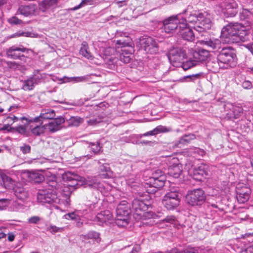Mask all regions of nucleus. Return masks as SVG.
Instances as JSON below:
<instances>
[{
    "mask_svg": "<svg viewBox=\"0 0 253 253\" xmlns=\"http://www.w3.org/2000/svg\"><path fill=\"white\" fill-rule=\"evenodd\" d=\"M194 135L192 134H189L188 135H185L181 137L179 140V143L184 144L185 143H188L191 140L194 139Z\"/></svg>",
    "mask_w": 253,
    "mask_h": 253,
    "instance_id": "43",
    "label": "nucleus"
},
{
    "mask_svg": "<svg viewBox=\"0 0 253 253\" xmlns=\"http://www.w3.org/2000/svg\"><path fill=\"white\" fill-rule=\"evenodd\" d=\"M37 34H35L33 33L30 32H18L10 36V38H15L17 37H20V36H23L26 37H35L36 35Z\"/></svg>",
    "mask_w": 253,
    "mask_h": 253,
    "instance_id": "41",
    "label": "nucleus"
},
{
    "mask_svg": "<svg viewBox=\"0 0 253 253\" xmlns=\"http://www.w3.org/2000/svg\"><path fill=\"white\" fill-rule=\"evenodd\" d=\"M72 192L71 188L68 186L65 187L63 189L62 195V196L65 198V202L68 205L70 204V197Z\"/></svg>",
    "mask_w": 253,
    "mask_h": 253,
    "instance_id": "40",
    "label": "nucleus"
},
{
    "mask_svg": "<svg viewBox=\"0 0 253 253\" xmlns=\"http://www.w3.org/2000/svg\"><path fill=\"white\" fill-rule=\"evenodd\" d=\"M55 117V112L51 109L42 110L40 115L35 118L28 117L27 120L29 122H35L40 124H42L45 120H53Z\"/></svg>",
    "mask_w": 253,
    "mask_h": 253,
    "instance_id": "14",
    "label": "nucleus"
},
{
    "mask_svg": "<svg viewBox=\"0 0 253 253\" xmlns=\"http://www.w3.org/2000/svg\"><path fill=\"white\" fill-rule=\"evenodd\" d=\"M37 200L42 205H52L55 208H57L58 207L55 205L59 203L60 200L57 195L56 191L48 188L39 190Z\"/></svg>",
    "mask_w": 253,
    "mask_h": 253,
    "instance_id": "7",
    "label": "nucleus"
},
{
    "mask_svg": "<svg viewBox=\"0 0 253 253\" xmlns=\"http://www.w3.org/2000/svg\"><path fill=\"white\" fill-rule=\"evenodd\" d=\"M58 0H43L39 4V8L42 12H45L50 8L55 7Z\"/></svg>",
    "mask_w": 253,
    "mask_h": 253,
    "instance_id": "30",
    "label": "nucleus"
},
{
    "mask_svg": "<svg viewBox=\"0 0 253 253\" xmlns=\"http://www.w3.org/2000/svg\"><path fill=\"white\" fill-rule=\"evenodd\" d=\"M129 0H124L121 1H117L114 3L116 6L119 8L125 7L127 5V3Z\"/></svg>",
    "mask_w": 253,
    "mask_h": 253,
    "instance_id": "53",
    "label": "nucleus"
},
{
    "mask_svg": "<svg viewBox=\"0 0 253 253\" xmlns=\"http://www.w3.org/2000/svg\"><path fill=\"white\" fill-rule=\"evenodd\" d=\"M202 74H203L202 73H199L196 74H192L191 75L187 76L185 78H190L191 79H193V78H198Z\"/></svg>",
    "mask_w": 253,
    "mask_h": 253,
    "instance_id": "64",
    "label": "nucleus"
},
{
    "mask_svg": "<svg viewBox=\"0 0 253 253\" xmlns=\"http://www.w3.org/2000/svg\"><path fill=\"white\" fill-rule=\"evenodd\" d=\"M113 220V215L111 212L106 210L98 213L94 217L93 221L99 225L104 226V224L108 225L111 223Z\"/></svg>",
    "mask_w": 253,
    "mask_h": 253,
    "instance_id": "17",
    "label": "nucleus"
},
{
    "mask_svg": "<svg viewBox=\"0 0 253 253\" xmlns=\"http://www.w3.org/2000/svg\"><path fill=\"white\" fill-rule=\"evenodd\" d=\"M89 47L86 42H83L81 44L80 53L88 59H92L93 56L88 50Z\"/></svg>",
    "mask_w": 253,
    "mask_h": 253,
    "instance_id": "34",
    "label": "nucleus"
},
{
    "mask_svg": "<svg viewBox=\"0 0 253 253\" xmlns=\"http://www.w3.org/2000/svg\"><path fill=\"white\" fill-rule=\"evenodd\" d=\"M82 119L80 117L73 118L72 120V123L73 125L76 126H79L82 122Z\"/></svg>",
    "mask_w": 253,
    "mask_h": 253,
    "instance_id": "59",
    "label": "nucleus"
},
{
    "mask_svg": "<svg viewBox=\"0 0 253 253\" xmlns=\"http://www.w3.org/2000/svg\"><path fill=\"white\" fill-rule=\"evenodd\" d=\"M148 202V201L145 202L141 199H134L132 201L131 204L132 211L134 214L139 216L144 215L148 218H150V216L153 217V213L152 212H145L148 210V207L150 205L149 204L147 203Z\"/></svg>",
    "mask_w": 253,
    "mask_h": 253,
    "instance_id": "11",
    "label": "nucleus"
},
{
    "mask_svg": "<svg viewBox=\"0 0 253 253\" xmlns=\"http://www.w3.org/2000/svg\"><path fill=\"white\" fill-rule=\"evenodd\" d=\"M242 86L244 88L247 89H250L253 87L252 82L247 80H245L242 82Z\"/></svg>",
    "mask_w": 253,
    "mask_h": 253,
    "instance_id": "55",
    "label": "nucleus"
},
{
    "mask_svg": "<svg viewBox=\"0 0 253 253\" xmlns=\"http://www.w3.org/2000/svg\"><path fill=\"white\" fill-rule=\"evenodd\" d=\"M11 202V200L7 198L0 199V210H4L8 207Z\"/></svg>",
    "mask_w": 253,
    "mask_h": 253,
    "instance_id": "45",
    "label": "nucleus"
},
{
    "mask_svg": "<svg viewBox=\"0 0 253 253\" xmlns=\"http://www.w3.org/2000/svg\"><path fill=\"white\" fill-rule=\"evenodd\" d=\"M41 220L38 216H33L28 219V222L32 224H37Z\"/></svg>",
    "mask_w": 253,
    "mask_h": 253,
    "instance_id": "56",
    "label": "nucleus"
},
{
    "mask_svg": "<svg viewBox=\"0 0 253 253\" xmlns=\"http://www.w3.org/2000/svg\"><path fill=\"white\" fill-rule=\"evenodd\" d=\"M166 177L164 173L160 169H156L152 174L148 181L146 182L150 189H147L148 193H155L158 189L162 188L165 184ZM148 188V187H147Z\"/></svg>",
    "mask_w": 253,
    "mask_h": 253,
    "instance_id": "4",
    "label": "nucleus"
},
{
    "mask_svg": "<svg viewBox=\"0 0 253 253\" xmlns=\"http://www.w3.org/2000/svg\"><path fill=\"white\" fill-rule=\"evenodd\" d=\"M180 196L176 191L168 192L163 197L162 203L168 210H173L179 205Z\"/></svg>",
    "mask_w": 253,
    "mask_h": 253,
    "instance_id": "10",
    "label": "nucleus"
},
{
    "mask_svg": "<svg viewBox=\"0 0 253 253\" xmlns=\"http://www.w3.org/2000/svg\"><path fill=\"white\" fill-rule=\"evenodd\" d=\"M101 122H102V120L100 118H92L88 121V124L90 125H95L97 124L100 123Z\"/></svg>",
    "mask_w": 253,
    "mask_h": 253,
    "instance_id": "58",
    "label": "nucleus"
},
{
    "mask_svg": "<svg viewBox=\"0 0 253 253\" xmlns=\"http://www.w3.org/2000/svg\"><path fill=\"white\" fill-rule=\"evenodd\" d=\"M45 78L46 74L41 73V71L38 70H35L33 75L30 77L35 85L43 82Z\"/></svg>",
    "mask_w": 253,
    "mask_h": 253,
    "instance_id": "29",
    "label": "nucleus"
},
{
    "mask_svg": "<svg viewBox=\"0 0 253 253\" xmlns=\"http://www.w3.org/2000/svg\"><path fill=\"white\" fill-rule=\"evenodd\" d=\"M28 118L23 117L20 118L21 121L25 120L26 122L23 125H20L16 127V130L19 133L24 135L26 137L30 136V127L31 124L35 123V122H29L27 120Z\"/></svg>",
    "mask_w": 253,
    "mask_h": 253,
    "instance_id": "24",
    "label": "nucleus"
},
{
    "mask_svg": "<svg viewBox=\"0 0 253 253\" xmlns=\"http://www.w3.org/2000/svg\"><path fill=\"white\" fill-rule=\"evenodd\" d=\"M222 12L226 17H234L238 12V5L233 0H227L220 4Z\"/></svg>",
    "mask_w": 253,
    "mask_h": 253,
    "instance_id": "13",
    "label": "nucleus"
},
{
    "mask_svg": "<svg viewBox=\"0 0 253 253\" xmlns=\"http://www.w3.org/2000/svg\"><path fill=\"white\" fill-rule=\"evenodd\" d=\"M46 184L49 187H50L52 189L56 190V187L58 185L57 182L56 181V177L54 175H51L48 177L46 180Z\"/></svg>",
    "mask_w": 253,
    "mask_h": 253,
    "instance_id": "38",
    "label": "nucleus"
},
{
    "mask_svg": "<svg viewBox=\"0 0 253 253\" xmlns=\"http://www.w3.org/2000/svg\"><path fill=\"white\" fill-rule=\"evenodd\" d=\"M163 220L166 222L172 223L175 220V217L173 215L167 216Z\"/></svg>",
    "mask_w": 253,
    "mask_h": 253,
    "instance_id": "60",
    "label": "nucleus"
},
{
    "mask_svg": "<svg viewBox=\"0 0 253 253\" xmlns=\"http://www.w3.org/2000/svg\"><path fill=\"white\" fill-rule=\"evenodd\" d=\"M182 172V165L178 164L170 166L168 169V174L175 178H178Z\"/></svg>",
    "mask_w": 253,
    "mask_h": 253,
    "instance_id": "28",
    "label": "nucleus"
},
{
    "mask_svg": "<svg viewBox=\"0 0 253 253\" xmlns=\"http://www.w3.org/2000/svg\"><path fill=\"white\" fill-rule=\"evenodd\" d=\"M222 64L218 60V57L217 58L210 59L207 63V67L209 70L213 72H217L220 68H222Z\"/></svg>",
    "mask_w": 253,
    "mask_h": 253,
    "instance_id": "31",
    "label": "nucleus"
},
{
    "mask_svg": "<svg viewBox=\"0 0 253 253\" xmlns=\"http://www.w3.org/2000/svg\"><path fill=\"white\" fill-rule=\"evenodd\" d=\"M156 134H157V132H156V131L155 130V128H154L152 130L148 131V132H147L146 133H144V134H140L139 135V136L140 138H141L142 136H150V135H156Z\"/></svg>",
    "mask_w": 253,
    "mask_h": 253,
    "instance_id": "57",
    "label": "nucleus"
},
{
    "mask_svg": "<svg viewBox=\"0 0 253 253\" xmlns=\"http://www.w3.org/2000/svg\"><path fill=\"white\" fill-rule=\"evenodd\" d=\"M157 134L163 132H167L170 131L171 129L169 127H166L163 126H158L155 128Z\"/></svg>",
    "mask_w": 253,
    "mask_h": 253,
    "instance_id": "48",
    "label": "nucleus"
},
{
    "mask_svg": "<svg viewBox=\"0 0 253 253\" xmlns=\"http://www.w3.org/2000/svg\"><path fill=\"white\" fill-rule=\"evenodd\" d=\"M218 60L223 65L222 68H233L237 64V57L234 50L231 47H223L219 51Z\"/></svg>",
    "mask_w": 253,
    "mask_h": 253,
    "instance_id": "6",
    "label": "nucleus"
},
{
    "mask_svg": "<svg viewBox=\"0 0 253 253\" xmlns=\"http://www.w3.org/2000/svg\"><path fill=\"white\" fill-rule=\"evenodd\" d=\"M35 85L30 78V77L26 80L23 82L22 89L26 91H30L34 88Z\"/></svg>",
    "mask_w": 253,
    "mask_h": 253,
    "instance_id": "39",
    "label": "nucleus"
},
{
    "mask_svg": "<svg viewBox=\"0 0 253 253\" xmlns=\"http://www.w3.org/2000/svg\"><path fill=\"white\" fill-rule=\"evenodd\" d=\"M89 147H90V150L94 154L98 153L101 148L100 144L99 142L91 143L89 145Z\"/></svg>",
    "mask_w": 253,
    "mask_h": 253,
    "instance_id": "46",
    "label": "nucleus"
},
{
    "mask_svg": "<svg viewBox=\"0 0 253 253\" xmlns=\"http://www.w3.org/2000/svg\"><path fill=\"white\" fill-rule=\"evenodd\" d=\"M131 211L129 204L126 201H122L117 207L116 218H129Z\"/></svg>",
    "mask_w": 253,
    "mask_h": 253,
    "instance_id": "18",
    "label": "nucleus"
},
{
    "mask_svg": "<svg viewBox=\"0 0 253 253\" xmlns=\"http://www.w3.org/2000/svg\"><path fill=\"white\" fill-rule=\"evenodd\" d=\"M201 44L206 45L210 50L217 51L221 48V43L218 39H209L208 40H202Z\"/></svg>",
    "mask_w": 253,
    "mask_h": 253,
    "instance_id": "25",
    "label": "nucleus"
},
{
    "mask_svg": "<svg viewBox=\"0 0 253 253\" xmlns=\"http://www.w3.org/2000/svg\"><path fill=\"white\" fill-rule=\"evenodd\" d=\"M13 191L17 198L21 201L26 200L29 196L28 190L20 183H18L15 186Z\"/></svg>",
    "mask_w": 253,
    "mask_h": 253,
    "instance_id": "23",
    "label": "nucleus"
},
{
    "mask_svg": "<svg viewBox=\"0 0 253 253\" xmlns=\"http://www.w3.org/2000/svg\"><path fill=\"white\" fill-rule=\"evenodd\" d=\"M19 118L13 115H10L6 116L5 121L7 122L9 125H12L14 122L17 121Z\"/></svg>",
    "mask_w": 253,
    "mask_h": 253,
    "instance_id": "51",
    "label": "nucleus"
},
{
    "mask_svg": "<svg viewBox=\"0 0 253 253\" xmlns=\"http://www.w3.org/2000/svg\"><path fill=\"white\" fill-rule=\"evenodd\" d=\"M249 32L238 23H229L224 26L221 32V38L227 43H239L247 40Z\"/></svg>",
    "mask_w": 253,
    "mask_h": 253,
    "instance_id": "2",
    "label": "nucleus"
},
{
    "mask_svg": "<svg viewBox=\"0 0 253 253\" xmlns=\"http://www.w3.org/2000/svg\"><path fill=\"white\" fill-rule=\"evenodd\" d=\"M117 44L121 46L122 47H126L129 45V43L128 42H122V40H117Z\"/></svg>",
    "mask_w": 253,
    "mask_h": 253,
    "instance_id": "63",
    "label": "nucleus"
},
{
    "mask_svg": "<svg viewBox=\"0 0 253 253\" xmlns=\"http://www.w3.org/2000/svg\"><path fill=\"white\" fill-rule=\"evenodd\" d=\"M91 0H83L78 5L71 8V10L75 11L76 10L85 5H87L88 3H89Z\"/></svg>",
    "mask_w": 253,
    "mask_h": 253,
    "instance_id": "52",
    "label": "nucleus"
},
{
    "mask_svg": "<svg viewBox=\"0 0 253 253\" xmlns=\"http://www.w3.org/2000/svg\"><path fill=\"white\" fill-rule=\"evenodd\" d=\"M64 122V118L60 117L55 118L44 126H45V129H47L50 132L53 133L60 130L61 128V125Z\"/></svg>",
    "mask_w": 253,
    "mask_h": 253,
    "instance_id": "22",
    "label": "nucleus"
},
{
    "mask_svg": "<svg viewBox=\"0 0 253 253\" xmlns=\"http://www.w3.org/2000/svg\"><path fill=\"white\" fill-rule=\"evenodd\" d=\"M129 220V218H116V223L119 226L125 227L126 226Z\"/></svg>",
    "mask_w": 253,
    "mask_h": 253,
    "instance_id": "44",
    "label": "nucleus"
},
{
    "mask_svg": "<svg viewBox=\"0 0 253 253\" xmlns=\"http://www.w3.org/2000/svg\"><path fill=\"white\" fill-rule=\"evenodd\" d=\"M168 57L173 66L181 67L185 71L194 67L195 65V62L192 61L191 59L184 61L187 55L185 50L183 48L177 47L170 50L168 54Z\"/></svg>",
    "mask_w": 253,
    "mask_h": 253,
    "instance_id": "3",
    "label": "nucleus"
},
{
    "mask_svg": "<svg viewBox=\"0 0 253 253\" xmlns=\"http://www.w3.org/2000/svg\"><path fill=\"white\" fill-rule=\"evenodd\" d=\"M63 227H58L55 225H50L47 227V231L50 232L52 234H55L57 232H61L63 231Z\"/></svg>",
    "mask_w": 253,
    "mask_h": 253,
    "instance_id": "47",
    "label": "nucleus"
},
{
    "mask_svg": "<svg viewBox=\"0 0 253 253\" xmlns=\"http://www.w3.org/2000/svg\"><path fill=\"white\" fill-rule=\"evenodd\" d=\"M63 178L64 180L71 182H75V184H77V180H79L80 176L77 174H73L68 171L63 175Z\"/></svg>",
    "mask_w": 253,
    "mask_h": 253,
    "instance_id": "37",
    "label": "nucleus"
},
{
    "mask_svg": "<svg viewBox=\"0 0 253 253\" xmlns=\"http://www.w3.org/2000/svg\"><path fill=\"white\" fill-rule=\"evenodd\" d=\"M233 116H230V118L237 119L239 118L243 113V109L241 106L240 105H232V107L230 109Z\"/></svg>",
    "mask_w": 253,
    "mask_h": 253,
    "instance_id": "35",
    "label": "nucleus"
},
{
    "mask_svg": "<svg viewBox=\"0 0 253 253\" xmlns=\"http://www.w3.org/2000/svg\"><path fill=\"white\" fill-rule=\"evenodd\" d=\"M42 124L35 125L31 124L29 129H30V136H39L43 134L45 129V126Z\"/></svg>",
    "mask_w": 253,
    "mask_h": 253,
    "instance_id": "27",
    "label": "nucleus"
},
{
    "mask_svg": "<svg viewBox=\"0 0 253 253\" xmlns=\"http://www.w3.org/2000/svg\"><path fill=\"white\" fill-rule=\"evenodd\" d=\"M8 22L11 25H20L22 23V21L15 16H13L8 20Z\"/></svg>",
    "mask_w": 253,
    "mask_h": 253,
    "instance_id": "50",
    "label": "nucleus"
},
{
    "mask_svg": "<svg viewBox=\"0 0 253 253\" xmlns=\"http://www.w3.org/2000/svg\"><path fill=\"white\" fill-rule=\"evenodd\" d=\"M99 169L102 172H108L110 170L109 164L105 161L104 164L99 167Z\"/></svg>",
    "mask_w": 253,
    "mask_h": 253,
    "instance_id": "54",
    "label": "nucleus"
},
{
    "mask_svg": "<svg viewBox=\"0 0 253 253\" xmlns=\"http://www.w3.org/2000/svg\"><path fill=\"white\" fill-rule=\"evenodd\" d=\"M36 9V6L35 4H31L27 5H21L18 8V12L21 15L28 16L34 14Z\"/></svg>",
    "mask_w": 253,
    "mask_h": 253,
    "instance_id": "26",
    "label": "nucleus"
},
{
    "mask_svg": "<svg viewBox=\"0 0 253 253\" xmlns=\"http://www.w3.org/2000/svg\"><path fill=\"white\" fill-rule=\"evenodd\" d=\"M8 57L13 59H19L23 62H26L28 57L34 54V51L31 49L24 47L20 45L19 46L13 45L6 50Z\"/></svg>",
    "mask_w": 253,
    "mask_h": 253,
    "instance_id": "5",
    "label": "nucleus"
},
{
    "mask_svg": "<svg viewBox=\"0 0 253 253\" xmlns=\"http://www.w3.org/2000/svg\"><path fill=\"white\" fill-rule=\"evenodd\" d=\"M112 51H114L113 48L111 47L105 48L102 50L101 56L105 61L107 67L110 69H115L118 59L111 55Z\"/></svg>",
    "mask_w": 253,
    "mask_h": 253,
    "instance_id": "16",
    "label": "nucleus"
},
{
    "mask_svg": "<svg viewBox=\"0 0 253 253\" xmlns=\"http://www.w3.org/2000/svg\"><path fill=\"white\" fill-rule=\"evenodd\" d=\"M100 234L97 232L94 231H90L88 232L86 235H84L85 239H97L99 238Z\"/></svg>",
    "mask_w": 253,
    "mask_h": 253,
    "instance_id": "42",
    "label": "nucleus"
},
{
    "mask_svg": "<svg viewBox=\"0 0 253 253\" xmlns=\"http://www.w3.org/2000/svg\"><path fill=\"white\" fill-rule=\"evenodd\" d=\"M209 56L210 52L209 50L198 48L193 52V59H191V61L195 62V66L198 63L206 61Z\"/></svg>",
    "mask_w": 253,
    "mask_h": 253,
    "instance_id": "21",
    "label": "nucleus"
},
{
    "mask_svg": "<svg viewBox=\"0 0 253 253\" xmlns=\"http://www.w3.org/2000/svg\"><path fill=\"white\" fill-rule=\"evenodd\" d=\"M87 79V78L85 76L77 77L73 78V80L75 82H81L85 81Z\"/></svg>",
    "mask_w": 253,
    "mask_h": 253,
    "instance_id": "61",
    "label": "nucleus"
},
{
    "mask_svg": "<svg viewBox=\"0 0 253 253\" xmlns=\"http://www.w3.org/2000/svg\"><path fill=\"white\" fill-rule=\"evenodd\" d=\"M206 194L201 188L189 191L186 195V199L188 205L192 206H201L206 200Z\"/></svg>",
    "mask_w": 253,
    "mask_h": 253,
    "instance_id": "8",
    "label": "nucleus"
},
{
    "mask_svg": "<svg viewBox=\"0 0 253 253\" xmlns=\"http://www.w3.org/2000/svg\"><path fill=\"white\" fill-rule=\"evenodd\" d=\"M120 60L122 62L128 63L130 62L132 59V54L130 52L126 50H122V52L120 54Z\"/></svg>",
    "mask_w": 253,
    "mask_h": 253,
    "instance_id": "36",
    "label": "nucleus"
},
{
    "mask_svg": "<svg viewBox=\"0 0 253 253\" xmlns=\"http://www.w3.org/2000/svg\"><path fill=\"white\" fill-rule=\"evenodd\" d=\"M193 179L197 181H202L203 178H206L208 175V166L205 164H201L200 166L195 167L190 172Z\"/></svg>",
    "mask_w": 253,
    "mask_h": 253,
    "instance_id": "19",
    "label": "nucleus"
},
{
    "mask_svg": "<svg viewBox=\"0 0 253 253\" xmlns=\"http://www.w3.org/2000/svg\"><path fill=\"white\" fill-rule=\"evenodd\" d=\"M95 205L96 204L94 203L89 205H85L77 211L66 214L64 215L65 218L68 220L76 221L80 219V216H87V217H90L89 214L95 208Z\"/></svg>",
    "mask_w": 253,
    "mask_h": 253,
    "instance_id": "12",
    "label": "nucleus"
},
{
    "mask_svg": "<svg viewBox=\"0 0 253 253\" xmlns=\"http://www.w3.org/2000/svg\"><path fill=\"white\" fill-rule=\"evenodd\" d=\"M19 150L24 154L29 153L31 151V146L27 144L24 143L19 147Z\"/></svg>",
    "mask_w": 253,
    "mask_h": 253,
    "instance_id": "49",
    "label": "nucleus"
},
{
    "mask_svg": "<svg viewBox=\"0 0 253 253\" xmlns=\"http://www.w3.org/2000/svg\"><path fill=\"white\" fill-rule=\"evenodd\" d=\"M192 6L188 5L182 14L189 13L186 18H182L179 24V33L184 40L193 42L195 37H199L198 34L203 33L211 29L212 25L209 15L206 12L199 10H192Z\"/></svg>",
    "mask_w": 253,
    "mask_h": 253,
    "instance_id": "1",
    "label": "nucleus"
},
{
    "mask_svg": "<svg viewBox=\"0 0 253 253\" xmlns=\"http://www.w3.org/2000/svg\"><path fill=\"white\" fill-rule=\"evenodd\" d=\"M142 45L144 50L147 53L155 54L158 50V47L156 41L151 37H149L144 39Z\"/></svg>",
    "mask_w": 253,
    "mask_h": 253,
    "instance_id": "20",
    "label": "nucleus"
},
{
    "mask_svg": "<svg viewBox=\"0 0 253 253\" xmlns=\"http://www.w3.org/2000/svg\"><path fill=\"white\" fill-rule=\"evenodd\" d=\"M180 14L172 15L163 21L162 29L166 33H178L179 24L181 22L180 20Z\"/></svg>",
    "mask_w": 253,
    "mask_h": 253,
    "instance_id": "9",
    "label": "nucleus"
},
{
    "mask_svg": "<svg viewBox=\"0 0 253 253\" xmlns=\"http://www.w3.org/2000/svg\"><path fill=\"white\" fill-rule=\"evenodd\" d=\"M236 189V198L239 203H245L248 201L251 193V189L249 187L238 184Z\"/></svg>",
    "mask_w": 253,
    "mask_h": 253,
    "instance_id": "15",
    "label": "nucleus"
},
{
    "mask_svg": "<svg viewBox=\"0 0 253 253\" xmlns=\"http://www.w3.org/2000/svg\"><path fill=\"white\" fill-rule=\"evenodd\" d=\"M1 178L2 182H1V184L4 187V188L8 189H14L16 185L15 181L13 180L10 177L4 174L1 176Z\"/></svg>",
    "mask_w": 253,
    "mask_h": 253,
    "instance_id": "33",
    "label": "nucleus"
},
{
    "mask_svg": "<svg viewBox=\"0 0 253 253\" xmlns=\"http://www.w3.org/2000/svg\"><path fill=\"white\" fill-rule=\"evenodd\" d=\"M192 167H193V165L191 163H189L188 162H187V163H186L185 164V169L188 170V171L190 174V172H192V170L193 169H192Z\"/></svg>",
    "mask_w": 253,
    "mask_h": 253,
    "instance_id": "62",
    "label": "nucleus"
},
{
    "mask_svg": "<svg viewBox=\"0 0 253 253\" xmlns=\"http://www.w3.org/2000/svg\"><path fill=\"white\" fill-rule=\"evenodd\" d=\"M28 177L31 182L35 183H41L44 180L42 174L35 170H31L28 172Z\"/></svg>",
    "mask_w": 253,
    "mask_h": 253,
    "instance_id": "32",
    "label": "nucleus"
}]
</instances>
